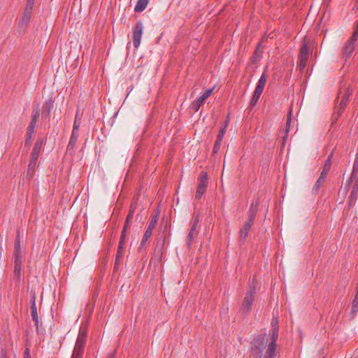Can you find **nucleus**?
Listing matches in <instances>:
<instances>
[{
    "instance_id": "20",
    "label": "nucleus",
    "mask_w": 358,
    "mask_h": 358,
    "mask_svg": "<svg viewBox=\"0 0 358 358\" xmlns=\"http://www.w3.org/2000/svg\"><path fill=\"white\" fill-rule=\"evenodd\" d=\"M355 179V182L353 185L352 190L349 196V203L352 204L354 200H355L358 196V176L356 178H353Z\"/></svg>"
},
{
    "instance_id": "39",
    "label": "nucleus",
    "mask_w": 358,
    "mask_h": 358,
    "mask_svg": "<svg viewBox=\"0 0 358 358\" xmlns=\"http://www.w3.org/2000/svg\"><path fill=\"white\" fill-rule=\"evenodd\" d=\"M199 222V216L198 215H194L193 219L190 223V225L197 226Z\"/></svg>"
},
{
    "instance_id": "53",
    "label": "nucleus",
    "mask_w": 358,
    "mask_h": 358,
    "mask_svg": "<svg viewBox=\"0 0 358 358\" xmlns=\"http://www.w3.org/2000/svg\"><path fill=\"white\" fill-rule=\"evenodd\" d=\"M357 3H358V1H357Z\"/></svg>"
},
{
    "instance_id": "43",
    "label": "nucleus",
    "mask_w": 358,
    "mask_h": 358,
    "mask_svg": "<svg viewBox=\"0 0 358 358\" xmlns=\"http://www.w3.org/2000/svg\"><path fill=\"white\" fill-rule=\"evenodd\" d=\"M271 326H272V329H273V328H275V327L276 328V329H278V322L277 319L272 320Z\"/></svg>"
},
{
    "instance_id": "36",
    "label": "nucleus",
    "mask_w": 358,
    "mask_h": 358,
    "mask_svg": "<svg viewBox=\"0 0 358 358\" xmlns=\"http://www.w3.org/2000/svg\"><path fill=\"white\" fill-rule=\"evenodd\" d=\"M299 70H300V71H303L307 64L308 59H302V58H299Z\"/></svg>"
},
{
    "instance_id": "14",
    "label": "nucleus",
    "mask_w": 358,
    "mask_h": 358,
    "mask_svg": "<svg viewBox=\"0 0 358 358\" xmlns=\"http://www.w3.org/2000/svg\"><path fill=\"white\" fill-rule=\"evenodd\" d=\"M357 172H358V157H356L355 159L354 165H353L352 172L351 173V177L349 178V180L347 181L345 186L343 187V193L344 194H346L348 192L350 185L352 181V178H356V176H358Z\"/></svg>"
},
{
    "instance_id": "27",
    "label": "nucleus",
    "mask_w": 358,
    "mask_h": 358,
    "mask_svg": "<svg viewBox=\"0 0 358 358\" xmlns=\"http://www.w3.org/2000/svg\"><path fill=\"white\" fill-rule=\"evenodd\" d=\"M15 251L14 256H22L20 252V231H17V236L15 241Z\"/></svg>"
},
{
    "instance_id": "46",
    "label": "nucleus",
    "mask_w": 358,
    "mask_h": 358,
    "mask_svg": "<svg viewBox=\"0 0 358 358\" xmlns=\"http://www.w3.org/2000/svg\"><path fill=\"white\" fill-rule=\"evenodd\" d=\"M106 358H115V352H113L109 353L108 355V356L106 357Z\"/></svg>"
},
{
    "instance_id": "47",
    "label": "nucleus",
    "mask_w": 358,
    "mask_h": 358,
    "mask_svg": "<svg viewBox=\"0 0 358 358\" xmlns=\"http://www.w3.org/2000/svg\"><path fill=\"white\" fill-rule=\"evenodd\" d=\"M167 230H168V225H167V224H166L164 229V231L162 232V234H163V236H164V241H165V236H166L165 233L166 232Z\"/></svg>"
},
{
    "instance_id": "31",
    "label": "nucleus",
    "mask_w": 358,
    "mask_h": 358,
    "mask_svg": "<svg viewBox=\"0 0 358 358\" xmlns=\"http://www.w3.org/2000/svg\"><path fill=\"white\" fill-rule=\"evenodd\" d=\"M81 124V118L79 117L78 112L76 114L73 126V130L78 131L79 127Z\"/></svg>"
},
{
    "instance_id": "38",
    "label": "nucleus",
    "mask_w": 358,
    "mask_h": 358,
    "mask_svg": "<svg viewBox=\"0 0 358 358\" xmlns=\"http://www.w3.org/2000/svg\"><path fill=\"white\" fill-rule=\"evenodd\" d=\"M357 40H358V31L355 30L352 33V35L350 36V38L348 41H350V43H356Z\"/></svg>"
},
{
    "instance_id": "29",
    "label": "nucleus",
    "mask_w": 358,
    "mask_h": 358,
    "mask_svg": "<svg viewBox=\"0 0 358 358\" xmlns=\"http://www.w3.org/2000/svg\"><path fill=\"white\" fill-rule=\"evenodd\" d=\"M261 93L257 92V91H255L254 93H253V95L251 98V100L250 101V104H249V106L248 108L251 110L252 109V108L257 104V103L258 102L259 98H260V96H261Z\"/></svg>"
},
{
    "instance_id": "54",
    "label": "nucleus",
    "mask_w": 358,
    "mask_h": 358,
    "mask_svg": "<svg viewBox=\"0 0 358 358\" xmlns=\"http://www.w3.org/2000/svg\"><path fill=\"white\" fill-rule=\"evenodd\" d=\"M26 358H29V357H26Z\"/></svg>"
},
{
    "instance_id": "49",
    "label": "nucleus",
    "mask_w": 358,
    "mask_h": 358,
    "mask_svg": "<svg viewBox=\"0 0 358 358\" xmlns=\"http://www.w3.org/2000/svg\"><path fill=\"white\" fill-rule=\"evenodd\" d=\"M119 266L120 264H116V262H115L114 271H117L119 268Z\"/></svg>"
},
{
    "instance_id": "32",
    "label": "nucleus",
    "mask_w": 358,
    "mask_h": 358,
    "mask_svg": "<svg viewBox=\"0 0 358 358\" xmlns=\"http://www.w3.org/2000/svg\"><path fill=\"white\" fill-rule=\"evenodd\" d=\"M291 115H292V111H289L288 115H287V122H286V128H285V136L283 137V140L285 141V138H286V136L287 134H288L289 131V128L291 127V124H292V117H291Z\"/></svg>"
},
{
    "instance_id": "42",
    "label": "nucleus",
    "mask_w": 358,
    "mask_h": 358,
    "mask_svg": "<svg viewBox=\"0 0 358 358\" xmlns=\"http://www.w3.org/2000/svg\"><path fill=\"white\" fill-rule=\"evenodd\" d=\"M220 145H221L220 143H218L216 141L215 142V145H214L213 150V153H216L218 152V150L220 148Z\"/></svg>"
},
{
    "instance_id": "44",
    "label": "nucleus",
    "mask_w": 358,
    "mask_h": 358,
    "mask_svg": "<svg viewBox=\"0 0 358 358\" xmlns=\"http://www.w3.org/2000/svg\"><path fill=\"white\" fill-rule=\"evenodd\" d=\"M34 1L35 0H27V5H26L25 7H27V8L33 9V6L34 4Z\"/></svg>"
},
{
    "instance_id": "19",
    "label": "nucleus",
    "mask_w": 358,
    "mask_h": 358,
    "mask_svg": "<svg viewBox=\"0 0 358 358\" xmlns=\"http://www.w3.org/2000/svg\"><path fill=\"white\" fill-rule=\"evenodd\" d=\"M36 123L31 122L29 127L28 131L27 134V138L24 142L25 146H29L31 145V142L33 138V135L34 134V129L36 127Z\"/></svg>"
},
{
    "instance_id": "52",
    "label": "nucleus",
    "mask_w": 358,
    "mask_h": 358,
    "mask_svg": "<svg viewBox=\"0 0 358 358\" xmlns=\"http://www.w3.org/2000/svg\"><path fill=\"white\" fill-rule=\"evenodd\" d=\"M1 358H7L6 356H2Z\"/></svg>"
},
{
    "instance_id": "48",
    "label": "nucleus",
    "mask_w": 358,
    "mask_h": 358,
    "mask_svg": "<svg viewBox=\"0 0 358 358\" xmlns=\"http://www.w3.org/2000/svg\"><path fill=\"white\" fill-rule=\"evenodd\" d=\"M24 355H25L24 358H26V357H28L29 358H30V357H29V349H27H27L25 350Z\"/></svg>"
},
{
    "instance_id": "51",
    "label": "nucleus",
    "mask_w": 358,
    "mask_h": 358,
    "mask_svg": "<svg viewBox=\"0 0 358 358\" xmlns=\"http://www.w3.org/2000/svg\"><path fill=\"white\" fill-rule=\"evenodd\" d=\"M355 30L358 31V22H357V24H356Z\"/></svg>"
},
{
    "instance_id": "22",
    "label": "nucleus",
    "mask_w": 358,
    "mask_h": 358,
    "mask_svg": "<svg viewBox=\"0 0 358 358\" xmlns=\"http://www.w3.org/2000/svg\"><path fill=\"white\" fill-rule=\"evenodd\" d=\"M262 53H263V50L261 48L260 45H259L256 48V49H255V52H254V53H253V55H252V56L251 57V62L252 64H255L257 62L259 61L262 59Z\"/></svg>"
},
{
    "instance_id": "35",
    "label": "nucleus",
    "mask_w": 358,
    "mask_h": 358,
    "mask_svg": "<svg viewBox=\"0 0 358 358\" xmlns=\"http://www.w3.org/2000/svg\"><path fill=\"white\" fill-rule=\"evenodd\" d=\"M39 116V109L37 108L32 112V117L31 122L36 123Z\"/></svg>"
},
{
    "instance_id": "28",
    "label": "nucleus",
    "mask_w": 358,
    "mask_h": 358,
    "mask_svg": "<svg viewBox=\"0 0 358 358\" xmlns=\"http://www.w3.org/2000/svg\"><path fill=\"white\" fill-rule=\"evenodd\" d=\"M326 176H320L318 179L317 180L315 184L313 186V191L317 193L320 188L323 185L325 182Z\"/></svg>"
},
{
    "instance_id": "10",
    "label": "nucleus",
    "mask_w": 358,
    "mask_h": 358,
    "mask_svg": "<svg viewBox=\"0 0 358 358\" xmlns=\"http://www.w3.org/2000/svg\"><path fill=\"white\" fill-rule=\"evenodd\" d=\"M213 90L214 87L206 90V92L201 96L194 100L191 104L192 109L195 112H197L200 107L204 104L206 99L211 95Z\"/></svg>"
},
{
    "instance_id": "15",
    "label": "nucleus",
    "mask_w": 358,
    "mask_h": 358,
    "mask_svg": "<svg viewBox=\"0 0 358 358\" xmlns=\"http://www.w3.org/2000/svg\"><path fill=\"white\" fill-rule=\"evenodd\" d=\"M199 234V227L197 226L191 225L190 230L187 236L186 245L189 249L192 246L194 239Z\"/></svg>"
},
{
    "instance_id": "33",
    "label": "nucleus",
    "mask_w": 358,
    "mask_h": 358,
    "mask_svg": "<svg viewBox=\"0 0 358 358\" xmlns=\"http://www.w3.org/2000/svg\"><path fill=\"white\" fill-rule=\"evenodd\" d=\"M31 315L32 320L34 322L35 324L38 325V314H37L36 306L31 307Z\"/></svg>"
},
{
    "instance_id": "16",
    "label": "nucleus",
    "mask_w": 358,
    "mask_h": 358,
    "mask_svg": "<svg viewBox=\"0 0 358 358\" xmlns=\"http://www.w3.org/2000/svg\"><path fill=\"white\" fill-rule=\"evenodd\" d=\"M253 222L247 221L240 229V241L244 243L248 237L249 231L250 230Z\"/></svg>"
},
{
    "instance_id": "23",
    "label": "nucleus",
    "mask_w": 358,
    "mask_h": 358,
    "mask_svg": "<svg viewBox=\"0 0 358 358\" xmlns=\"http://www.w3.org/2000/svg\"><path fill=\"white\" fill-rule=\"evenodd\" d=\"M331 157L332 155H329L325 161V163L323 166L322 171L320 173L322 176H327L328 173L331 166Z\"/></svg>"
},
{
    "instance_id": "6",
    "label": "nucleus",
    "mask_w": 358,
    "mask_h": 358,
    "mask_svg": "<svg viewBox=\"0 0 358 358\" xmlns=\"http://www.w3.org/2000/svg\"><path fill=\"white\" fill-rule=\"evenodd\" d=\"M198 180L199 184L196 192L195 198L196 199H200L203 194L205 193L208 186V182L207 173L205 171L201 172Z\"/></svg>"
},
{
    "instance_id": "7",
    "label": "nucleus",
    "mask_w": 358,
    "mask_h": 358,
    "mask_svg": "<svg viewBox=\"0 0 358 358\" xmlns=\"http://www.w3.org/2000/svg\"><path fill=\"white\" fill-rule=\"evenodd\" d=\"M143 25L141 21L136 22L132 29L133 45L135 48H138L141 43L143 34Z\"/></svg>"
},
{
    "instance_id": "18",
    "label": "nucleus",
    "mask_w": 358,
    "mask_h": 358,
    "mask_svg": "<svg viewBox=\"0 0 358 358\" xmlns=\"http://www.w3.org/2000/svg\"><path fill=\"white\" fill-rule=\"evenodd\" d=\"M78 131H72L71 136L66 148L67 152L71 153L73 151L78 141Z\"/></svg>"
},
{
    "instance_id": "24",
    "label": "nucleus",
    "mask_w": 358,
    "mask_h": 358,
    "mask_svg": "<svg viewBox=\"0 0 358 358\" xmlns=\"http://www.w3.org/2000/svg\"><path fill=\"white\" fill-rule=\"evenodd\" d=\"M149 1L150 0H138L134 8V11L136 13L143 12L146 8Z\"/></svg>"
},
{
    "instance_id": "26",
    "label": "nucleus",
    "mask_w": 358,
    "mask_h": 358,
    "mask_svg": "<svg viewBox=\"0 0 358 358\" xmlns=\"http://www.w3.org/2000/svg\"><path fill=\"white\" fill-rule=\"evenodd\" d=\"M299 58L308 59V46L307 43H303L301 46Z\"/></svg>"
},
{
    "instance_id": "2",
    "label": "nucleus",
    "mask_w": 358,
    "mask_h": 358,
    "mask_svg": "<svg viewBox=\"0 0 358 358\" xmlns=\"http://www.w3.org/2000/svg\"><path fill=\"white\" fill-rule=\"evenodd\" d=\"M255 293L256 286L254 285V282H250L248 290L246 292L241 306V311L242 313L248 314L251 310Z\"/></svg>"
},
{
    "instance_id": "40",
    "label": "nucleus",
    "mask_w": 358,
    "mask_h": 358,
    "mask_svg": "<svg viewBox=\"0 0 358 358\" xmlns=\"http://www.w3.org/2000/svg\"><path fill=\"white\" fill-rule=\"evenodd\" d=\"M30 303L31 304V307L36 306V294L31 293L30 298Z\"/></svg>"
},
{
    "instance_id": "1",
    "label": "nucleus",
    "mask_w": 358,
    "mask_h": 358,
    "mask_svg": "<svg viewBox=\"0 0 358 358\" xmlns=\"http://www.w3.org/2000/svg\"><path fill=\"white\" fill-rule=\"evenodd\" d=\"M278 338V329L273 328L271 330V341L268 345L264 354L263 351L265 350L267 344V338L266 334H260L255 336L251 341L250 349V357L251 358H275L276 357V341Z\"/></svg>"
},
{
    "instance_id": "25",
    "label": "nucleus",
    "mask_w": 358,
    "mask_h": 358,
    "mask_svg": "<svg viewBox=\"0 0 358 358\" xmlns=\"http://www.w3.org/2000/svg\"><path fill=\"white\" fill-rule=\"evenodd\" d=\"M126 231H127V226L125 224V225H124V228H123L122 231V234H121L120 240L119 241V244H118V248H117V252H123V249H124V243H125L124 240H125Z\"/></svg>"
},
{
    "instance_id": "11",
    "label": "nucleus",
    "mask_w": 358,
    "mask_h": 358,
    "mask_svg": "<svg viewBox=\"0 0 358 358\" xmlns=\"http://www.w3.org/2000/svg\"><path fill=\"white\" fill-rule=\"evenodd\" d=\"M15 257V266H14V275L17 281H20L22 272L23 271V262L22 256H14Z\"/></svg>"
},
{
    "instance_id": "30",
    "label": "nucleus",
    "mask_w": 358,
    "mask_h": 358,
    "mask_svg": "<svg viewBox=\"0 0 358 358\" xmlns=\"http://www.w3.org/2000/svg\"><path fill=\"white\" fill-rule=\"evenodd\" d=\"M356 294L355 299L352 301V313H356L358 312V285L356 287Z\"/></svg>"
},
{
    "instance_id": "50",
    "label": "nucleus",
    "mask_w": 358,
    "mask_h": 358,
    "mask_svg": "<svg viewBox=\"0 0 358 358\" xmlns=\"http://www.w3.org/2000/svg\"><path fill=\"white\" fill-rule=\"evenodd\" d=\"M82 357H83L82 356H78V355H73V354H72V356H71V358H82Z\"/></svg>"
},
{
    "instance_id": "21",
    "label": "nucleus",
    "mask_w": 358,
    "mask_h": 358,
    "mask_svg": "<svg viewBox=\"0 0 358 358\" xmlns=\"http://www.w3.org/2000/svg\"><path fill=\"white\" fill-rule=\"evenodd\" d=\"M259 203L257 202L256 203H252L248 212V220L250 222H253L255 221L257 210H258Z\"/></svg>"
},
{
    "instance_id": "3",
    "label": "nucleus",
    "mask_w": 358,
    "mask_h": 358,
    "mask_svg": "<svg viewBox=\"0 0 358 358\" xmlns=\"http://www.w3.org/2000/svg\"><path fill=\"white\" fill-rule=\"evenodd\" d=\"M43 141L41 140H37L35 143L33 150L30 155V162L27 169V176L30 178L33 176L35 166L38 160L39 153L41 150Z\"/></svg>"
},
{
    "instance_id": "37",
    "label": "nucleus",
    "mask_w": 358,
    "mask_h": 358,
    "mask_svg": "<svg viewBox=\"0 0 358 358\" xmlns=\"http://www.w3.org/2000/svg\"><path fill=\"white\" fill-rule=\"evenodd\" d=\"M124 253L120 252H117L115 257V262L116 264H120L123 261Z\"/></svg>"
},
{
    "instance_id": "17",
    "label": "nucleus",
    "mask_w": 358,
    "mask_h": 358,
    "mask_svg": "<svg viewBox=\"0 0 358 358\" xmlns=\"http://www.w3.org/2000/svg\"><path fill=\"white\" fill-rule=\"evenodd\" d=\"M267 68L268 67L266 66L264 69V71L263 73L262 74L260 78L259 79L257 86L255 90V91H257L261 94H262V92H263L264 88L265 87V85H266V80H267V75H266Z\"/></svg>"
},
{
    "instance_id": "12",
    "label": "nucleus",
    "mask_w": 358,
    "mask_h": 358,
    "mask_svg": "<svg viewBox=\"0 0 358 358\" xmlns=\"http://www.w3.org/2000/svg\"><path fill=\"white\" fill-rule=\"evenodd\" d=\"M357 44L354 43H350V41H348L345 45L343 46L341 51V57L343 59L347 60L350 58L352 55L354 50L356 47Z\"/></svg>"
},
{
    "instance_id": "4",
    "label": "nucleus",
    "mask_w": 358,
    "mask_h": 358,
    "mask_svg": "<svg viewBox=\"0 0 358 358\" xmlns=\"http://www.w3.org/2000/svg\"><path fill=\"white\" fill-rule=\"evenodd\" d=\"M157 220H158V215L157 214L152 215L150 222H149V224L144 233L143 238L141 241L140 246L138 248V252L141 251L142 248L145 245V244L147 243V241L151 236V235L152 234V231L155 228V226L157 224Z\"/></svg>"
},
{
    "instance_id": "13",
    "label": "nucleus",
    "mask_w": 358,
    "mask_h": 358,
    "mask_svg": "<svg viewBox=\"0 0 358 358\" xmlns=\"http://www.w3.org/2000/svg\"><path fill=\"white\" fill-rule=\"evenodd\" d=\"M54 101L52 99H49L46 100L42 106V112L41 115L43 118H48L50 117V112L53 108Z\"/></svg>"
},
{
    "instance_id": "45",
    "label": "nucleus",
    "mask_w": 358,
    "mask_h": 358,
    "mask_svg": "<svg viewBox=\"0 0 358 358\" xmlns=\"http://www.w3.org/2000/svg\"><path fill=\"white\" fill-rule=\"evenodd\" d=\"M228 124H229V119L227 118L224 122V124L223 126L221 127V128H224L225 129V131L227 130V127L228 126Z\"/></svg>"
},
{
    "instance_id": "41",
    "label": "nucleus",
    "mask_w": 358,
    "mask_h": 358,
    "mask_svg": "<svg viewBox=\"0 0 358 358\" xmlns=\"http://www.w3.org/2000/svg\"><path fill=\"white\" fill-rule=\"evenodd\" d=\"M132 217H133V212L131 210H130L127 215V219H126V221L124 223V225L126 224L127 227H128V223L129 222V220L132 219Z\"/></svg>"
},
{
    "instance_id": "8",
    "label": "nucleus",
    "mask_w": 358,
    "mask_h": 358,
    "mask_svg": "<svg viewBox=\"0 0 358 358\" xmlns=\"http://www.w3.org/2000/svg\"><path fill=\"white\" fill-rule=\"evenodd\" d=\"M352 94V90L350 87L345 89L341 88L338 94V98L341 97V100L338 106V112L341 113L346 106L350 96Z\"/></svg>"
},
{
    "instance_id": "9",
    "label": "nucleus",
    "mask_w": 358,
    "mask_h": 358,
    "mask_svg": "<svg viewBox=\"0 0 358 358\" xmlns=\"http://www.w3.org/2000/svg\"><path fill=\"white\" fill-rule=\"evenodd\" d=\"M32 10V8L27 7L24 8L22 15L18 23V28L20 29V31H24L25 29L28 26L31 20Z\"/></svg>"
},
{
    "instance_id": "5",
    "label": "nucleus",
    "mask_w": 358,
    "mask_h": 358,
    "mask_svg": "<svg viewBox=\"0 0 358 358\" xmlns=\"http://www.w3.org/2000/svg\"><path fill=\"white\" fill-rule=\"evenodd\" d=\"M87 340V333L84 331H80L76 345L73 351V355L82 356L84 352V348Z\"/></svg>"
},
{
    "instance_id": "34",
    "label": "nucleus",
    "mask_w": 358,
    "mask_h": 358,
    "mask_svg": "<svg viewBox=\"0 0 358 358\" xmlns=\"http://www.w3.org/2000/svg\"><path fill=\"white\" fill-rule=\"evenodd\" d=\"M225 133H226L225 129L220 128L215 141L221 143Z\"/></svg>"
}]
</instances>
